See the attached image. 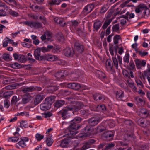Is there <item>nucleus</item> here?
Instances as JSON below:
<instances>
[{"instance_id":"obj_1","label":"nucleus","mask_w":150,"mask_h":150,"mask_svg":"<svg viewBox=\"0 0 150 150\" xmlns=\"http://www.w3.org/2000/svg\"><path fill=\"white\" fill-rule=\"evenodd\" d=\"M135 13L141 18H147L149 16V10L145 4H140L138 5L135 10Z\"/></svg>"},{"instance_id":"obj_2","label":"nucleus","mask_w":150,"mask_h":150,"mask_svg":"<svg viewBox=\"0 0 150 150\" xmlns=\"http://www.w3.org/2000/svg\"><path fill=\"white\" fill-rule=\"evenodd\" d=\"M80 109L79 107L75 106L74 105H71L68 106L64 108L59 112L61 115L63 119H66L67 118V115L69 113L70 111H74L78 110Z\"/></svg>"},{"instance_id":"obj_3","label":"nucleus","mask_w":150,"mask_h":150,"mask_svg":"<svg viewBox=\"0 0 150 150\" xmlns=\"http://www.w3.org/2000/svg\"><path fill=\"white\" fill-rule=\"evenodd\" d=\"M96 128L93 129L90 126H87L83 130V133H81L79 135V137L80 138H84L85 137H88L91 135H93L95 134L96 132L95 130Z\"/></svg>"},{"instance_id":"obj_4","label":"nucleus","mask_w":150,"mask_h":150,"mask_svg":"<svg viewBox=\"0 0 150 150\" xmlns=\"http://www.w3.org/2000/svg\"><path fill=\"white\" fill-rule=\"evenodd\" d=\"M52 97H50L46 99L45 102L40 105V109L42 110H46L49 109L51 107V104L49 102L52 99Z\"/></svg>"},{"instance_id":"obj_5","label":"nucleus","mask_w":150,"mask_h":150,"mask_svg":"<svg viewBox=\"0 0 150 150\" xmlns=\"http://www.w3.org/2000/svg\"><path fill=\"white\" fill-rule=\"evenodd\" d=\"M24 23L32 28H34L35 29L41 28L42 26L41 23L38 22L26 21L24 22Z\"/></svg>"},{"instance_id":"obj_6","label":"nucleus","mask_w":150,"mask_h":150,"mask_svg":"<svg viewBox=\"0 0 150 150\" xmlns=\"http://www.w3.org/2000/svg\"><path fill=\"white\" fill-rule=\"evenodd\" d=\"M79 128L78 125H76L75 123L71 122L69 128V130L70 132V134L72 135H76L78 133L76 130Z\"/></svg>"},{"instance_id":"obj_7","label":"nucleus","mask_w":150,"mask_h":150,"mask_svg":"<svg viewBox=\"0 0 150 150\" xmlns=\"http://www.w3.org/2000/svg\"><path fill=\"white\" fill-rule=\"evenodd\" d=\"M109 51L111 55L113 56L112 57V59L113 61L114 65L117 69L118 67V62L117 59L116 58V55L117 52H116V54L114 56V52L113 48L112 47H110L109 48Z\"/></svg>"},{"instance_id":"obj_8","label":"nucleus","mask_w":150,"mask_h":150,"mask_svg":"<svg viewBox=\"0 0 150 150\" xmlns=\"http://www.w3.org/2000/svg\"><path fill=\"white\" fill-rule=\"evenodd\" d=\"M20 140L16 144V147L18 148V146H20L22 148H24L26 146V142L28 141V139L26 137H22L20 139Z\"/></svg>"},{"instance_id":"obj_9","label":"nucleus","mask_w":150,"mask_h":150,"mask_svg":"<svg viewBox=\"0 0 150 150\" xmlns=\"http://www.w3.org/2000/svg\"><path fill=\"white\" fill-rule=\"evenodd\" d=\"M91 110L92 111L103 112L105 110L106 108L104 105H98L97 107H96L94 105H93L91 107Z\"/></svg>"},{"instance_id":"obj_10","label":"nucleus","mask_w":150,"mask_h":150,"mask_svg":"<svg viewBox=\"0 0 150 150\" xmlns=\"http://www.w3.org/2000/svg\"><path fill=\"white\" fill-rule=\"evenodd\" d=\"M63 53L67 57H71L74 54V52L73 49L67 47L64 50Z\"/></svg>"},{"instance_id":"obj_11","label":"nucleus","mask_w":150,"mask_h":150,"mask_svg":"<svg viewBox=\"0 0 150 150\" xmlns=\"http://www.w3.org/2000/svg\"><path fill=\"white\" fill-rule=\"evenodd\" d=\"M71 142V139L70 138H66L62 141L60 145L63 148L67 147L69 146V144Z\"/></svg>"},{"instance_id":"obj_12","label":"nucleus","mask_w":150,"mask_h":150,"mask_svg":"<svg viewBox=\"0 0 150 150\" xmlns=\"http://www.w3.org/2000/svg\"><path fill=\"white\" fill-rule=\"evenodd\" d=\"M135 62L137 69H141L142 66L144 67L146 64L145 61L144 60L136 59L135 61Z\"/></svg>"},{"instance_id":"obj_13","label":"nucleus","mask_w":150,"mask_h":150,"mask_svg":"<svg viewBox=\"0 0 150 150\" xmlns=\"http://www.w3.org/2000/svg\"><path fill=\"white\" fill-rule=\"evenodd\" d=\"M32 98V97L30 94H25L22 98V103L23 104H25L30 101Z\"/></svg>"},{"instance_id":"obj_14","label":"nucleus","mask_w":150,"mask_h":150,"mask_svg":"<svg viewBox=\"0 0 150 150\" xmlns=\"http://www.w3.org/2000/svg\"><path fill=\"white\" fill-rule=\"evenodd\" d=\"M67 75V71H62L56 73L55 75V76L57 79H60L64 78Z\"/></svg>"},{"instance_id":"obj_15","label":"nucleus","mask_w":150,"mask_h":150,"mask_svg":"<svg viewBox=\"0 0 150 150\" xmlns=\"http://www.w3.org/2000/svg\"><path fill=\"white\" fill-rule=\"evenodd\" d=\"M43 99V96L40 94H38L35 97L34 102L35 105H37L41 102Z\"/></svg>"},{"instance_id":"obj_16","label":"nucleus","mask_w":150,"mask_h":150,"mask_svg":"<svg viewBox=\"0 0 150 150\" xmlns=\"http://www.w3.org/2000/svg\"><path fill=\"white\" fill-rule=\"evenodd\" d=\"M14 137H12L8 138V142L15 143L17 142L18 140L19 139L18 137L19 136V133L17 132H16L14 133Z\"/></svg>"},{"instance_id":"obj_17","label":"nucleus","mask_w":150,"mask_h":150,"mask_svg":"<svg viewBox=\"0 0 150 150\" xmlns=\"http://www.w3.org/2000/svg\"><path fill=\"white\" fill-rule=\"evenodd\" d=\"M30 8L35 12H39L44 9V7L43 6H39L35 5H32L30 6Z\"/></svg>"},{"instance_id":"obj_18","label":"nucleus","mask_w":150,"mask_h":150,"mask_svg":"<svg viewBox=\"0 0 150 150\" xmlns=\"http://www.w3.org/2000/svg\"><path fill=\"white\" fill-rule=\"evenodd\" d=\"M99 121L100 120L98 118L93 117L89 120L88 123L91 125L94 126L98 124Z\"/></svg>"},{"instance_id":"obj_19","label":"nucleus","mask_w":150,"mask_h":150,"mask_svg":"<svg viewBox=\"0 0 150 150\" xmlns=\"http://www.w3.org/2000/svg\"><path fill=\"white\" fill-rule=\"evenodd\" d=\"M75 48L79 52H81L84 50L83 46L81 44L76 42L75 44Z\"/></svg>"},{"instance_id":"obj_20","label":"nucleus","mask_w":150,"mask_h":150,"mask_svg":"<svg viewBox=\"0 0 150 150\" xmlns=\"http://www.w3.org/2000/svg\"><path fill=\"white\" fill-rule=\"evenodd\" d=\"M103 137L107 138L109 140H111L113 138V132L109 131L103 134Z\"/></svg>"},{"instance_id":"obj_21","label":"nucleus","mask_w":150,"mask_h":150,"mask_svg":"<svg viewBox=\"0 0 150 150\" xmlns=\"http://www.w3.org/2000/svg\"><path fill=\"white\" fill-rule=\"evenodd\" d=\"M34 89L33 86L25 87L22 88L21 91L24 93L32 92L34 91Z\"/></svg>"},{"instance_id":"obj_22","label":"nucleus","mask_w":150,"mask_h":150,"mask_svg":"<svg viewBox=\"0 0 150 150\" xmlns=\"http://www.w3.org/2000/svg\"><path fill=\"white\" fill-rule=\"evenodd\" d=\"M127 83L129 86L132 88V89L134 91H136L137 88L134 86V83L133 81L132 80L129 78L127 81Z\"/></svg>"},{"instance_id":"obj_23","label":"nucleus","mask_w":150,"mask_h":150,"mask_svg":"<svg viewBox=\"0 0 150 150\" xmlns=\"http://www.w3.org/2000/svg\"><path fill=\"white\" fill-rule=\"evenodd\" d=\"M93 8V6L92 5H88L86 6L84 9V11L86 13H89Z\"/></svg>"},{"instance_id":"obj_24","label":"nucleus","mask_w":150,"mask_h":150,"mask_svg":"<svg viewBox=\"0 0 150 150\" xmlns=\"http://www.w3.org/2000/svg\"><path fill=\"white\" fill-rule=\"evenodd\" d=\"M54 21L57 24H59L62 26H64L65 25V23L62 18L58 17L55 18L54 19Z\"/></svg>"},{"instance_id":"obj_25","label":"nucleus","mask_w":150,"mask_h":150,"mask_svg":"<svg viewBox=\"0 0 150 150\" xmlns=\"http://www.w3.org/2000/svg\"><path fill=\"white\" fill-rule=\"evenodd\" d=\"M102 25V22L100 21H97L94 23V28L96 31L100 28Z\"/></svg>"},{"instance_id":"obj_26","label":"nucleus","mask_w":150,"mask_h":150,"mask_svg":"<svg viewBox=\"0 0 150 150\" xmlns=\"http://www.w3.org/2000/svg\"><path fill=\"white\" fill-rule=\"evenodd\" d=\"M40 48H38L35 50L34 55L36 59L39 60L40 57Z\"/></svg>"},{"instance_id":"obj_27","label":"nucleus","mask_w":150,"mask_h":150,"mask_svg":"<svg viewBox=\"0 0 150 150\" xmlns=\"http://www.w3.org/2000/svg\"><path fill=\"white\" fill-rule=\"evenodd\" d=\"M46 59L47 60L53 61L58 59V58L57 56L51 55H48L46 56Z\"/></svg>"},{"instance_id":"obj_28","label":"nucleus","mask_w":150,"mask_h":150,"mask_svg":"<svg viewBox=\"0 0 150 150\" xmlns=\"http://www.w3.org/2000/svg\"><path fill=\"white\" fill-rule=\"evenodd\" d=\"M128 18V17L125 15H122L119 17V19L120 21V23L122 25L125 24L126 23V19Z\"/></svg>"},{"instance_id":"obj_29","label":"nucleus","mask_w":150,"mask_h":150,"mask_svg":"<svg viewBox=\"0 0 150 150\" xmlns=\"http://www.w3.org/2000/svg\"><path fill=\"white\" fill-rule=\"evenodd\" d=\"M45 34L46 37H47V39L48 40L50 41H52V40L51 39V38L52 36V33L51 32L48 30H46L45 32Z\"/></svg>"},{"instance_id":"obj_30","label":"nucleus","mask_w":150,"mask_h":150,"mask_svg":"<svg viewBox=\"0 0 150 150\" xmlns=\"http://www.w3.org/2000/svg\"><path fill=\"white\" fill-rule=\"evenodd\" d=\"M94 99L96 100H103L104 99V98L103 96L99 94H95L93 96Z\"/></svg>"},{"instance_id":"obj_31","label":"nucleus","mask_w":150,"mask_h":150,"mask_svg":"<svg viewBox=\"0 0 150 150\" xmlns=\"http://www.w3.org/2000/svg\"><path fill=\"white\" fill-rule=\"evenodd\" d=\"M65 103V102L64 101L62 100H59L57 101L55 103V107L59 108L62 106Z\"/></svg>"},{"instance_id":"obj_32","label":"nucleus","mask_w":150,"mask_h":150,"mask_svg":"<svg viewBox=\"0 0 150 150\" xmlns=\"http://www.w3.org/2000/svg\"><path fill=\"white\" fill-rule=\"evenodd\" d=\"M21 85L18 84H13L9 85L6 86V88L9 89H12L16 88L17 86H21Z\"/></svg>"},{"instance_id":"obj_33","label":"nucleus","mask_w":150,"mask_h":150,"mask_svg":"<svg viewBox=\"0 0 150 150\" xmlns=\"http://www.w3.org/2000/svg\"><path fill=\"white\" fill-rule=\"evenodd\" d=\"M109 8L108 5L107 4L104 5L101 8L100 13L101 14H103L105 13Z\"/></svg>"},{"instance_id":"obj_34","label":"nucleus","mask_w":150,"mask_h":150,"mask_svg":"<svg viewBox=\"0 0 150 150\" xmlns=\"http://www.w3.org/2000/svg\"><path fill=\"white\" fill-rule=\"evenodd\" d=\"M113 42L115 44H117L118 43V41L121 39V37L120 35H116L113 38Z\"/></svg>"},{"instance_id":"obj_35","label":"nucleus","mask_w":150,"mask_h":150,"mask_svg":"<svg viewBox=\"0 0 150 150\" xmlns=\"http://www.w3.org/2000/svg\"><path fill=\"white\" fill-rule=\"evenodd\" d=\"M96 76L98 77L100 79H104L105 77V74L103 72L98 71L96 72Z\"/></svg>"},{"instance_id":"obj_36","label":"nucleus","mask_w":150,"mask_h":150,"mask_svg":"<svg viewBox=\"0 0 150 150\" xmlns=\"http://www.w3.org/2000/svg\"><path fill=\"white\" fill-rule=\"evenodd\" d=\"M17 116H21L28 117L29 116V112H28L24 111L17 113Z\"/></svg>"},{"instance_id":"obj_37","label":"nucleus","mask_w":150,"mask_h":150,"mask_svg":"<svg viewBox=\"0 0 150 150\" xmlns=\"http://www.w3.org/2000/svg\"><path fill=\"white\" fill-rule=\"evenodd\" d=\"M20 99L18 96H14L12 98L11 103L12 104H16L20 100Z\"/></svg>"},{"instance_id":"obj_38","label":"nucleus","mask_w":150,"mask_h":150,"mask_svg":"<svg viewBox=\"0 0 150 150\" xmlns=\"http://www.w3.org/2000/svg\"><path fill=\"white\" fill-rule=\"evenodd\" d=\"M60 2V1L59 0H52L49 3L51 6H52L54 5H58Z\"/></svg>"},{"instance_id":"obj_39","label":"nucleus","mask_w":150,"mask_h":150,"mask_svg":"<svg viewBox=\"0 0 150 150\" xmlns=\"http://www.w3.org/2000/svg\"><path fill=\"white\" fill-rule=\"evenodd\" d=\"M129 60V53H126L123 57L124 62L127 63H128Z\"/></svg>"},{"instance_id":"obj_40","label":"nucleus","mask_w":150,"mask_h":150,"mask_svg":"<svg viewBox=\"0 0 150 150\" xmlns=\"http://www.w3.org/2000/svg\"><path fill=\"white\" fill-rule=\"evenodd\" d=\"M105 128L103 126H100L98 127L97 129L96 128V130H95L96 132V131H97V132H101L105 130Z\"/></svg>"},{"instance_id":"obj_41","label":"nucleus","mask_w":150,"mask_h":150,"mask_svg":"<svg viewBox=\"0 0 150 150\" xmlns=\"http://www.w3.org/2000/svg\"><path fill=\"white\" fill-rule=\"evenodd\" d=\"M81 113L83 115L87 116L90 113V111L88 110H82L80 111Z\"/></svg>"},{"instance_id":"obj_42","label":"nucleus","mask_w":150,"mask_h":150,"mask_svg":"<svg viewBox=\"0 0 150 150\" xmlns=\"http://www.w3.org/2000/svg\"><path fill=\"white\" fill-rule=\"evenodd\" d=\"M53 142V140L50 137L47 138V139L46 142L47 145L49 146H51Z\"/></svg>"},{"instance_id":"obj_43","label":"nucleus","mask_w":150,"mask_h":150,"mask_svg":"<svg viewBox=\"0 0 150 150\" xmlns=\"http://www.w3.org/2000/svg\"><path fill=\"white\" fill-rule=\"evenodd\" d=\"M124 92L122 91L117 92L116 93V97L118 98H121L123 97Z\"/></svg>"},{"instance_id":"obj_44","label":"nucleus","mask_w":150,"mask_h":150,"mask_svg":"<svg viewBox=\"0 0 150 150\" xmlns=\"http://www.w3.org/2000/svg\"><path fill=\"white\" fill-rule=\"evenodd\" d=\"M10 66L13 69H18L21 67V66L17 63H15L12 64Z\"/></svg>"},{"instance_id":"obj_45","label":"nucleus","mask_w":150,"mask_h":150,"mask_svg":"<svg viewBox=\"0 0 150 150\" xmlns=\"http://www.w3.org/2000/svg\"><path fill=\"white\" fill-rule=\"evenodd\" d=\"M140 112L142 114L146 115V116H147L150 117V112L149 113V112L145 109H142L141 110Z\"/></svg>"},{"instance_id":"obj_46","label":"nucleus","mask_w":150,"mask_h":150,"mask_svg":"<svg viewBox=\"0 0 150 150\" xmlns=\"http://www.w3.org/2000/svg\"><path fill=\"white\" fill-rule=\"evenodd\" d=\"M82 120V119L79 117H75L72 121V122L78 123L80 122Z\"/></svg>"},{"instance_id":"obj_47","label":"nucleus","mask_w":150,"mask_h":150,"mask_svg":"<svg viewBox=\"0 0 150 150\" xmlns=\"http://www.w3.org/2000/svg\"><path fill=\"white\" fill-rule=\"evenodd\" d=\"M119 29V24H117L114 25L112 27L113 31L117 32Z\"/></svg>"},{"instance_id":"obj_48","label":"nucleus","mask_w":150,"mask_h":150,"mask_svg":"<svg viewBox=\"0 0 150 150\" xmlns=\"http://www.w3.org/2000/svg\"><path fill=\"white\" fill-rule=\"evenodd\" d=\"M13 92L11 91H8L4 93V96L5 98H8L12 95Z\"/></svg>"},{"instance_id":"obj_49","label":"nucleus","mask_w":150,"mask_h":150,"mask_svg":"<svg viewBox=\"0 0 150 150\" xmlns=\"http://www.w3.org/2000/svg\"><path fill=\"white\" fill-rule=\"evenodd\" d=\"M131 0H127L125 1L121 4L120 6V7L122 8H123L124 7L126 6V5Z\"/></svg>"},{"instance_id":"obj_50","label":"nucleus","mask_w":150,"mask_h":150,"mask_svg":"<svg viewBox=\"0 0 150 150\" xmlns=\"http://www.w3.org/2000/svg\"><path fill=\"white\" fill-rule=\"evenodd\" d=\"M35 137L37 140L40 141L43 138L44 136L39 133H37Z\"/></svg>"},{"instance_id":"obj_51","label":"nucleus","mask_w":150,"mask_h":150,"mask_svg":"<svg viewBox=\"0 0 150 150\" xmlns=\"http://www.w3.org/2000/svg\"><path fill=\"white\" fill-rule=\"evenodd\" d=\"M73 89L76 90H78L80 89L81 87V85L77 83H74Z\"/></svg>"},{"instance_id":"obj_52","label":"nucleus","mask_w":150,"mask_h":150,"mask_svg":"<svg viewBox=\"0 0 150 150\" xmlns=\"http://www.w3.org/2000/svg\"><path fill=\"white\" fill-rule=\"evenodd\" d=\"M9 14L11 16L14 17L18 16V13L15 11L10 10L9 12Z\"/></svg>"},{"instance_id":"obj_53","label":"nucleus","mask_w":150,"mask_h":150,"mask_svg":"<svg viewBox=\"0 0 150 150\" xmlns=\"http://www.w3.org/2000/svg\"><path fill=\"white\" fill-rule=\"evenodd\" d=\"M90 145L87 142L85 143L82 147V149L83 150H85V149H87L89 148L90 147Z\"/></svg>"},{"instance_id":"obj_54","label":"nucleus","mask_w":150,"mask_h":150,"mask_svg":"<svg viewBox=\"0 0 150 150\" xmlns=\"http://www.w3.org/2000/svg\"><path fill=\"white\" fill-rule=\"evenodd\" d=\"M121 9L119 10L118 11L116 12L115 13V15H116L117 14H122L124 13L126 11V9H124L122 11H121Z\"/></svg>"},{"instance_id":"obj_55","label":"nucleus","mask_w":150,"mask_h":150,"mask_svg":"<svg viewBox=\"0 0 150 150\" xmlns=\"http://www.w3.org/2000/svg\"><path fill=\"white\" fill-rule=\"evenodd\" d=\"M43 116L45 118L49 117L51 116L52 114L51 112H49L45 113L42 114Z\"/></svg>"},{"instance_id":"obj_56","label":"nucleus","mask_w":150,"mask_h":150,"mask_svg":"<svg viewBox=\"0 0 150 150\" xmlns=\"http://www.w3.org/2000/svg\"><path fill=\"white\" fill-rule=\"evenodd\" d=\"M62 93L63 95L64 96H66L69 95L70 94V92L68 91L64 90L62 91Z\"/></svg>"},{"instance_id":"obj_57","label":"nucleus","mask_w":150,"mask_h":150,"mask_svg":"<svg viewBox=\"0 0 150 150\" xmlns=\"http://www.w3.org/2000/svg\"><path fill=\"white\" fill-rule=\"evenodd\" d=\"M10 106V101L9 100H6L4 101V106L5 107L8 108Z\"/></svg>"},{"instance_id":"obj_58","label":"nucleus","mask_w":150,"mask_h":150,"mask_svg":"<svg viewBox=\"0 0 150 150\" xmlns=\"http://www.w3.org/2000/svg\"><path fill=\"white\" fill-rule=\"evenodd\" d=\"M25 59V57L24 55H20L18 60L21 62H23Z\"/></svg>"},{"instance_id":"obj_59","label":"nucleus","mask_w":150,"mask_h":150,"mask_svg":"<svg viewBox=\"0 0 150 150\" xmlns=\"http://www.w3.org/2000/svg\"><path fill=\"white\" fill-rule=\"evenodd\" d=\"M7 15L5 11L3 10H0V16H6Z\"/></svg>"},{"instance_id":"obj_60","label":"nucleus","mask_w":150,"mask_h":150,"mask_svg":"<svg viewBox=\"0 0 150 150\" xmlns=\"http://www.w3.org/2000/svg\"><path fill=\"white\" fill-rule=\"evenodd\" d=\"M139 55L141 56H144L147 55L148 52L144 51H140L139 52Z\"/></svg>"},{"instance_id":"obj_61","label":"nucleus","mask_w":150,"mask_h":150,"mask_svg":"<svg viewBox=\"0 0 150 150\" xmlns=\"http://www.w3.org/2000/svg\"><path fill=\"white\" fill-rule=\"evenodd\" d=\"M2 58L4 60H8L9 58V55L8 54H3Z\"/></svg>"},{"instance_id":"obj_62","label":"nucleus","mask_w":150,"mask_h":150,"mask_svg":"<svg viewBox=\"0 0 150 150\" xmlns=\"http://www.w3.org/2000/svg\"><path fill=\"white\" fill-rule=\"evenodd\" d=\"M27 125L25 123V122L22 121L20 122V126L22 128H25L27 127Z\"/></svg>"},{"instance_id":"obj_63","label":"nucleus","mask_w":150,"mask_h":150,"mask_svg":"<svg viewBox=\"0 0 150 150\" xmlns=\"http://www.w3.org/2000/svg\"><path fill=\"white\" fill-rule=\"evenodd\" d=\"M72 23V26L75 28L77 26L79 23L76 20L72 21H71Z\"/></svg>"},{"instance_id":"obj_64","label":"nucleus","mask_w":150,"mask_h":150,"mask_svg":"<svg viewBox=\"0 0 150 150\" xmlns=\"http://www.w3.org/2000/svg\"><path fill=\"white\" fill-rule=\"evenodd\" d=\"M58 40L62 42H63L64 41V38L63 35L62 34L59 35L58 36Z\"/></svg>"}]
</instances>
